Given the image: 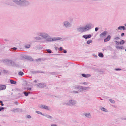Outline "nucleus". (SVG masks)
<instances>
[{
    "instance_id": "1",
    "label": "nucleus",
    "mask_w": 126,
    "mask_h": 126,
    "mask_svg": "<svg viewBox=\"0 0 126 126\" xmlns=\"http://www.w3.org/2000/svg\"><path fill=\"white\" fill-rule=\"evenodd\" d=\"M12 1L20 7H27L30 4V2L26 0H12Z\"/></svg>"
},
{
    "instance_id": "2",
    "label": "nucleus",
    "mask_w": 126,
    "mask_h": 126,
    "mask_svg": "<svg viewBox=\"0 0 126 126\" xmlns=\"http://www.w3.org/2000/svg\"><path fill=\"white\" fill-rule=\"evenodd\" d=\"M94 27L93 25L91 23H89L87 24L85 26L77 28V30L78 32H83L90 30Z\"/></svg>"
},
{
    "instance_id": "3",
    "label": "nucleus",
    "mask_w": 126,
    "mask_h": 126,
    "mask_svg": "<svg viewBox=\"0 0 126 126\" xmlns=\"http://www.w3.org/2000/svg\"><path fill=\"white\" fill-rule=\"evenodd\" d=\"M4 62L9 66L19 67V66L18 64L14 62L11 60L6 59L4 60Z\"/></svg>"
},
{
    "instance_id": "4",
    "label": "nucleus",
    "mask_w": 126,
    "mask_h": 126,
    "mask_svg": "<svg viewBox=\"0 0 126 126\" xmlns=\"http://www.w3.org/2000/svg\"><path fill=\"white\" fill-rule=\"evenodd\" d=\"M62 39V38L60 37H54L52 38L50 37L49 38H48L46 39L45 40V42H50L59 40H61Z\"/></svg>"
},
{
    "instance_id": "5",
    "label": "nucleus",
    "mask_w": 126,
    "mask_h": 126,
    "mask_svg": "<svg viewBox=\"0 0 126 126\" xmlns=\"http://www.w3.org/2000/svg\"><path fill=\"white\" fill-rule=\"evenodd\" d=\"M37 35L41 36L42 37L46 39L49 38L50 35L47 33L45 32H39L37 33Z\"/></svg>"
},
{
    "instance_id": "6",
    "label": "nucleus",
    "mask_w": 126,
    "mask_h": 126,
    "mask_svg": "<svg viewBox=\"0 0 126 126\" xmlns=\"http://www.w3.org/2000/svg\"><path fill=\"white\" fill-rule=\"evenodd\" d=\"M63 27L66 28L71 27L72 26L71 24L68 21H63Z\"/></svg>"
},
{
    "instance_id": "7",
    "label": "nucleus",
    "mask_w": 126,
    "mask_h": 126,
    "mask_svg": "<svg viewBox=\"0 0 126 126\" xmlns=\"http://www.w3.org/2000/svg\"><path fill=\"white\" fill-rule=\"evenodd\" d=\"M68 103L69 106H73L74 105L77 103V102L75 100L73 99H70L69 100Z\"/></svg>"
},
{
    "instance_id": "8",
    "label": "nucleus",
    "mask_w": 126,
    "mask_h": 126,
    "mask_svg": "<svg viewBox=\"0 0 126 126\" xmlns=\"http://www.w3.org/2000/svg\"><path fill=\"white\" fill-rule=\"evenodd\" d=\"M38 87L40 88H44L46 86V84L43 83H41L37 84Z\"/></svg>"
},
{
    "instance_id": "9",
    "label": "nucleus",
    "mask_w": 126,
    "mask_h": 126,
    "mask_svg": "<svg viewBox=\"0 0 126 126\" xmlns=\"http://www.w3.org/2000/svg\"><path fill=\"white\" fill-rule=\"evenodd\" d=\"M21 57L26 59L28 60L31 61H33V59L30 56H28L22 55L21 56Z\"/></svg>"
},
{
    "instance_id": "10",
    "label": "nucleus",
    "mask_w": 126,
    "mask_h": 126,
    "mask_svg": "<svg viewBox=\"0 0 126 126\" xmlns=\"http://www.w3.org/2000/svg\"><path fill=\"white\" fill-rule=\"evenodd\" d=\"M75 89H79V91L81 92L83 91V86L80 85L76 86L75 87Z\"/></svg>"
},
{
    "instance_id": "11",
    "label": "nucleus",
    "mask_w": 126,
    "mask_h": 126,
    "mask_svg": "<svg viewBox=\"0 0 126 126\" xmlns=\"http://www.w3.org/2000/svg\"><path fill=\"white\" fill-rule=\"evenodd\" d=\"M39 107L40 108L45 109L48 110H49V109L47 106L42 104L41 105L39 106Z\"/></svg>"
},
{
    "instance_id": "12",
    "label": "nucleus",
    "mask_w": 126,
    "mask_h": 126,
    "mask_svg": "<svg viewBox=\"0 0 126 126\" xmlns=\"http://www.w3.org/2000/svg\"><path fill=\"white\" fill-rule=\"evenodd\" d=\"M91 37V35L89 34L88 35H84L82 36V37L85 39H88L90 38Z\"/></svg>"
},
{
    "instance_id": "13",
    "label": "nucleus",
    "mask_w": 126,
    "mask_h": 126,
    "mask_svg": "<svg viewBox=\"0 0 126 126\" xmlns=\"http://www.w3.org/2000/svg\"><path fill=\"white\" fill-rule=\"evenodd\" d=\"M108 33V32L107 31H105L104 32L102 33L100 35V36L101 37L105 36Z\"/></svg>"
},
{
    "instance_id": "14",
    "label": "nucleus",
    "mask_w": 126,
    "mask_h": 126,
    "mask_svg": "<svg viewBox=\"0 0 126 126\" xmlns=\"http://www.w3.org/2000/svg\"><path fill=\"white\" fill-rule=\"evenodd\" d=\"M111 37L110 35H108L107 37L104 39V42H106L109 41Z\"/></svg>"
},
{
    "instance_id": "15",
    "label": "nucleus",
    "mask_w": 126,
    "mask_h": 126,
    "mask_svg": "<svg viewBox=\"0 0 126 126\" xmlns=\"http://www.w3.org/2000/svg\"><path fill=\"white\" fill-rule=\"evenodd\" d=\"M6 87V85H4L0 84V91L5 90Z\"/></svg>"
},
{
    "instance_id": "16",
    "label": "nucleus",
    "mask_w": 126,
    "mask_h": 126,
    "mask_svg": "<svg viewBox=\"0 0 126 126\" xmlns=\"http://www.w3.org/2000/svg\"><path fill=\"white\" fill-rule=\"evenodd\" d=\"M99 109L105 112H107L108 111V110L102 107V106H99Z\"/></svg>"
},
{
    "instance_id": "17",
    "label": "nucleus",
    "mask_w": 126,
    "mask_h": 126,
    "mask_svg": "<svg viewBox=\"0 0 126 126\" xmlns=\"http://www.w3.org/2000/svg\"><path fill=\"white\" fill-rule=\"evenodd\" d=\"M84 115L87 118H90L91 117V115L90 113L89 112L85 113Z\"/></svg>"
},
{
    "instance_id": "18",
    "label": "nucleus",
    "mask_w": 126,
    "mask_h": 126,
    "mask_svg": "<svg viewBox=\"0 0 126 126\" xmlns=\"http://www.w3.org/2000/svg\"><path fill=\"white\" fill-rule=\"evenodd\" d=\"M119 30H125L126 29V27L124 26H120L117 28Z\"/></svg>"
},
{
    "instance_id": "19",
    "label": "nucleus",
    "mask_w": 126,
    "mask_h": 126,
    "mask_svg": "<svg viewBox=\"0 0 126 126\" xmlns=\"http://www.w3.org/2000/svg\"><path fill=\"white\" fill-rule=\"evenodd\" d=\"M10 83L11 84H16V82L15 81H14L13 80L11 79L10 80Z\"/></svg>"
},
{
    "instance_id": "20",
    "label": "nucleus",
    "mask_w": 126,
    "mask_h": 126,
    "mask_svg": "<svg viewBox=\"0 0 126 126\" xmlns=\"http://www.w3.org/2000/svg\"><path fill=\"white\" fill-rule=\"evenodd\" d=\"M44 116H46L48 118L52 119V116H50L49 115L44 114Z\"/></svg>"
},
{
    "instance_id": "21",
    "label": "nucleus",
    "mask_w": 126,
    "mask_h": 126,
    "mask_svg": "<svg viewBox=\"0 0 126 126\" xmlns=\"http://www.w3.org/2000/svg\"><path fill=\"white\" fill-rule=\"evenodd\" d=\"M115 47L117 49H124V47L123 46L120 47L118 46H116Z\"/></svg>"
},
{
    "instance_id": "22",
    "label": "nucleus",
    "mask_w": 126,
    "mask_h": 126,
    "mask_svg": "<svg viewBox=\"0 0 126 126\" xmlns=\"http://www.w3.org/2000/svg\"><path fill=\"white\" fill-rule=\"evenodd\" d=\"M17 112H24L23 110H22L21 109L17 108Z\"/></svg>"
},
{
    "instance_id": "23",
    "label": "nucleus",
    "mask_w": 126,
    "mask_h": 126,
    "mask_svg": "<svg viewBox=\"0 0 126 126\" xmlns=\"http://www.w3.org/2000/svg\"><path fill=\"white\" fill-rule=\"evenodd\" d=\"M90 88L89 87H84L83 86V91L85 90H88Z\"/></svg>"
},
{
    "instance_id": "24",
    "label": "nucleus",
    "mask_w": 126,
    "mask_h": 126,
    "mask_svg": "<svg viewBox=\"0 0 126 126\" xmlns=\"http://www.w3.org/2000/svg\"><path fill=\"white\" fill-rule=\"evenodd\" d=\"M98 56L102 58L104 57V55L103 53L102 52H100L98 53Z\"/></svg>"
},
{
    "instance_id": "25",
    "label": "nucleus",
    "mask_w": 126,
    "mask_h": 126,
    "mask_svg": "<svg viewBox=\"0 0 126 126\" xmlns=\"http://www.w3.org/2000/svg\"><path fill=\"white\" fill-rule=\"evenodd\" d=\"M6 4L7 5H9L11 6H14L15 5L12 2H8L6 3Z\"/></svg>"
},
{
    "instance_id": "26",
    "label": "nucleus",
    "mask_w": 126,
    "mask_h": 126,
    "mask_svg": "<svg viewBox=\"0 0 126 126\" xmlns=\"http://www.w3.org/2000/svg\"><path fill=\"white\" fill-rule=\"evenodd\" d=\"M23 94L26 96H27L29 95V93L26 92V91L23 92Z\"/></svg>"
},
{
    "instance_id": "27",
    "label": "nucleus",
    "mask_w": 126,
    "mask_h": 126,
    "mask_svg": "<svg viewBox=\"0 0 126 126\" xmlns=\"http://www.w3.org/2000/svg\"><path fill=\"white\" fill-rule=\"evenodd\" d=\"M48 73H50L52 75H56L57 74V72H48Z\"/></svg>"
},
{
    "instance_id": "28",
    "label": "nucleus",
    "mask_w": 126,
    "mask_h": 126,
    "mask_svg": "<svg viewBox=\"0 0 126 126\" xmlns=\"http://www.w3.org/2000/svg\"><path fill=\"white\" fill-rule=\"evenodd\" d=\"M34 38L38 40H39L41 39V38L38 36H36L34 37Z\"/></svg>"
},
{
    "instance_id": "29",
    "label": "nucleus",
    "mask_w": 126,
    "mask_h": 126,
    "mask_svg": "<svg viewBox=\"0 0 126 126\" xmlns=\"http://www.w3.org/2000/svg\"><path fill=\"white\" fill-rule=\"evenodd\" d=\"M125 43V41L124 40H122L119 42V44L120 45H123Z\"/></svg>"
},
{
    "instance_id": "30",
    "label": "nucleus",
    "mask_w": 126,
    "mask_h": 126,
    "mask_svg": "<svg viewBox=\"0 0 126 126\" xmlns=\"http://www.w3.org/2000/svg\"><path fill=\"white\" fill-rule=\"evenodd\" d=\"M46 51L48 53H51L52 52V51L50 49H47L46 50Z\"/></svg>"
},
{
    "instance_id": "31",
    "label": "nucleus",
    "mask_w": 126,
    "mask_h": 126,
    "mask_svg": "<svg viewBox=\"0 0 126 126\" xmlns=\"http://www.w3.org/2000/svg\"><path fill=\"white\" fill-rule=\"evenodd\" d=\"M36 112L37 113L39 114H41V115H43V116L44 115V114L42 113L40 111H36Z\"/></svg>"
},
{
    "instance_id": "32",
    "label": "nucleus",
    "mask_w": 126,
    "mask_h": 126,
    "mask_svg": "<svg viewBox=\"0 0 126 126\" xmlns=\"http://www.w3.org/2000/svg\"><path fill=\"white\" fill-rule=\"evenodd\" d=\"M18 74L19 75L22 76L24 75V73L20 71L18 72Z\"/></svg>"
},
{
    "instance_id": "33",
    "label": "nucleus",
    "mask_w": 126,
    "mask_h": 126,
    "mask_svg": "<svg viewBox=\"0 0 126 126\" xmlns=\"http://www.w3.org/2000/svg\"><path fill=\"white\" fill-rule=\"evenodd\" d=\"M92 42V41L91 40H88L87 42V44H89L91 43Z\"/></svg>"
},
{
    "instance_id": "34",
    "label": "nucleus",
    "mask_w": 126,
    "mask_h": 126,
    "mask_svg": "<svg viewBox=\"0 0 126 126\" xmlns=\"http://www.w3.org/2000/svg\"><path fill=\"white\" fill-rule=\"evenodd\" d=\"M109 100L111 103H114L115 102V101L112 99H109Z\"/></svg>"
},
{
    "instance_id": "35",
    "label": "nucleus",
    "mask_w": 126,
    "mask_h": 126,
    "mask_svg": "<svg viewBox=\"0 0 126 126\" xmlns=\"http://www.w3.org/2000/svg\"><path fill=\"white\" fill-rule=\"evenodd\" d=\"M62 104L63 105H66L69 106V103L68 102H66L65 103H62Z\"/></svg>"
},
{
    "instance_id": "36",
    "label": "nucleus",
    "mask_w": 126,
    "mask_h": 126,
    "mask_svg": "<svg viewBox=\"0 0 126 126\" xmlns=\"http://www.w3.org/2000/svg\"><path fill=\"white\" fill-rule=\"evenodd\" d=\"M30 46H31L30 44H28L26 45L25 46V47L27 48H29L30 47Z\"/></svg>"
},
{
    "instance_id": "37",
    "label": "nucleus",
    "mask_w": 126,
    "mask_h": 126,
    "mask_svg": "<svg viewBox=\"0 0 126 126\" xmlns=\"http://www.w3.org/2000/svg\"><path fill=\"white\" fill-rule=\"evenodd\" d=\"M81 76L83 77H84V78H87V77L86 76V74H81Z\"/></svg>"
},
{
    "instance_id": "38",
    "label": "nucleus",
    "mask_w": 126,
    "mask_h": 126,
    "mask_svg": "<svg viewBox=\"0 0 126 126\" xmlns=\"http://www.w3.org/2000/svg\"><path fill=\"white\" fill-rule=\"evenodd\" d=\"M0 105L1 106H3L4 105V104L3 103L2 101L0 100Z\"/></svg>"
},
{
    "instance_id": "39",
    "label": "nucleus",
    "mask_w": 126,
    "mask_h": 126,
    "mask_svg": "<svg viewBox=\"0 0 126 126\" xmlns=\"http://www.w3.org/2000/svg\"><path fill=\"white\" fill-rule=\"evenodd\" d=\"M3 71L4 73L5 74L7 73L8 72V70H3Z\"/></svg>"
},
{
    "instance_id": "40",
    "label": "nucleus",
    "mask_w": 126,
    "mask_h": 126,
    "mask_svg": "<svg viewBox=\"0 0 126 126\" xmlns=\"http://www.w3.org/2000/svg\"><path fill=\"white\" fill-rule=\"evenodd\" d=\"M17 109H15L14 110H13V111L14 112H17Z\"/></svg>"
},
{
    "instance_id": "41",
    "label": "nucleus",
    "mask_w": 126,
    "mask_h": 126,
    "mask_svg": "<svg viewBox=\"0 0 126 126\" xmlns=\"http://www.w3.org/2000/svg\"><path fill=\"white\" fill-rule=\"evenodd\" d=\"M27 118H31V116L30 115H27L26 116Z\"/></svg>"
},
{
    "instance_id": "42",
    "label": "nucleus",
    "mask_w": 126,
    "mask_h": 126,
    "mask_svg": "<svg viewBox=\"0 0 126 126\" xmlns=\"http://www.w3.org/2000/svg\"><path fill=\"white\" fill-rule=\"evenodd\" d=\"M37 73H41L45 74L46 73V72H43V71L41 72V71H38Z\"/></svg>"
},
{
    "instance_id": "43",
    "label": "nucleus",
    "mask_w": 126,
    "mask_h": 126,
    "mask_svg": "<svg viewBox=\"0 0 126 126\" xmlns=\"http://www.w3.org/2000/svg\"><path fill=\"white\" fill-rule=\"evenodd\" d=\"M115 70L116 71H120L121 70V69L120 68H115Z\"/></svg>"
},
{
    "instance_id": "44",
    "label": "nucleus",
    "mask_w": 126,
    "mask_h": 126,
    "mask_svg": "<svg viewBox=\"0 0 126 126\" xmlns=\"http://www.w3.org/2000/svg\"><path fill=\"white\" fill-rule=\"evenodd\" d=\"M98 72H99V73H100L101 74H102L104 73L103 71L101 70H99L98 71Z\"/></svg>"
},
{
    "instance_id": "45",
    "label": "nucleus",
    "mask_w": 126,
    "mask_h": 126,
    "mask_svg": "<svg viewBox=\"0 0 126 126\" xmlns=\"http://www.w3.org/2000/svg\"><path fill=\"white\" fill-rule=\"evenodd\" d=\"M12 49L14 50H15L17 49V48L16 47H14L12 48Z\"/></svg>"
},
{
    "instance_id": "46",
    "label": "nucleus",
    "mask_w": 126,
    "mask_h": 126,
    "mask_svg": "<svg viewBox=\"0 0 126 126\" xmlns=\"http://www.w3.org/2000/svg\"><path fill=\"white\" fill-rule=\"evenodd\" d=\"M5 109L3 107H0V111L4 110Z\"/></svg>"
},
{
    "instance_id": "47",
    "label": "nucleus",
    "mask_w": 126,
    "mask_h": 126,
    "mask_svg": "<svg viewBox=\"0 0 126 126\" xmlns=\"http://www.w3.org/2000/svg\"><path fill=\"white\" fill-rule=\"evenodd\" d=\"M99 29V28L98 27H96L95 28V32H97Z\"/></svg>"
},
{
    "instance_id": "48",
    "label": "nucleus",
    "mask_w": 126,
    "mask_h": 126,
    "mask_svg": "<svg viewBox=\"0 0 126 126\" xmlns=\"http://www.w3.org/2000/svg\"><path fill=\"white\" fill-rule=\"evenodd\" d=\"M41 58H38V59H36L35 60V61L36 62H37L38 61H41Z\"/></svg>"
},
{
    "instance_id": "49",
    "label": "nucleus",
    "mask_w": 126,
    "mask_h": 126,
    "mask_svg": "<svg viewBox=\"0 0 126 126\" xmlns=\"http://www.w3.org/2000/svg\"><path fill=\"white\" fill-rule=\"evenodd\" d=\"M28 90L31 91L32 90V88L30 87H27L26 89Z\"/></svg>"
},
{
    "instance_id": "50",
    "label": "nucleus",
    "mask_w": 126,
    "mask_h": 126,
    "mask_svg": "<svg viewBox=\"0 0 126 126\" xmlns=\"http://www.w3.org/2000/svg\"><path fill=\"white\" fill-rule=\"evenodd\" d=\"M59 49L60 51H62L63 49V48L62 47H60Z\"/></svg>"
},
{
    "instance_id": "51",
    "label": "nucleus",
    "mask_w": 126,
    "mask_h": 126,
    "mask_svg": "<svg viewBox=\"0 0 126 126\" xmlns=\"http://www.w3.org/2000/svg\"><path fill=\"white\" fill-rule=\"evenodd\" d=\"M120 39V38L119 37H117L116 38H114V40H117L118 39Z\"/></svg>"
},
{
    "instance_id": "52",
    "label": "nucleus",
    "mask_w": 126,
    "mask_h": 126,
    "mask_svg": "<svg viewBox=\"0 0 126 126\" xmlns=\"http://www.w3.org/2000/svg\"><path fill=\"white\" fill-rule=\"evenodd\" d=\"M37 71H32V74H34L36 73H37Z\"/></svg>"
},
{
    "instance_id": "53",
    "label": "nucleus",
    "mask_w": 126,
    "mask_h": 126,
    "mask_svg": "<svg viewBox=\"0 0 126 126\" xmlns=\"http://www.w3.org/2000/svg\"><path fill=\"white\" fill-rule=\"evenodd\" d=\"M86 76H87V78L89 77H90L91 76V75L89 74H86Z\"/></svg>"
},
{
    "instance_id": "54",
    "label": "nucleus",
    "mask_w": 126,
    "mask_h": 126,
    "mask_svg": "<svg viewBox=\"0 0 126 126\" xmlns=\"http://www.w3.org/2000/svg\"><path fill=\"white\" fill-rule=\"evenodd\" d=\"M63 52L64 53H67V52L65 50L63 49Z\"/></svg>"
},
{
    "instance_id": "55",
    "label": "nucleus",
    "mask_w": 126,
    "mask_h": 126,
    "mask_svg": "<svg viewBox=\"0 0 126 126\" xmlns=\"http://www.w3.org/2000/svg\"><path fill=\"white\" fill-rule=\"evenodd\" d=\"M41 60L43 61H45L46 60V59L45 58H41Z\"/></svg>"
},
{
    "instance_id": "56",
    "label": "nucleus",
    "mask_w": 126,
    "mask_h": 126,
    "mask_svg": "<svg viewBox=\"0 0 126 126\" xmlns=\"http://www.w3.org/2000/svg\"><path fill=\"white\" fill-rule=\"evenodd\" d=\"M73 93H78V92L77 91H73Z\"/></svg>"
},
{
    "instance_id": "57",
    "label": "nucleus",
    "mask_w": 126,
    "mask_h": 126,
    "mask_svg": "<svg viewBox=\"0 0 126 126\" xmlns=\"http://www.w3.org/2000/svg\"><path fill=\"white\" fill-rule=\"evenodd\" d=\"M115 44L116 45H118L119 44V43L118 42V41H115Z\"/></svg>"
},
{
    "instance_id": "58",
    "label": "nucleus",
    "mask_w": 126,
    "mask_h": 126,
    "mask_svg": "<svg viewBox=\"0 0 126 126\" xmlns=\"http://www.w3.org/2000/svg\"><path fill=\"white\" fill-rule=\"evenodd\" d=\"M124 34L125 33H122L121 34V36L123 37L124 35Z\"/></svg>"
},
{
    "instance_id": "59",
    "label": "nucleus",
    "mask_w": 126,
    "mask_h": 126,
    "mask_svg": "<svg viewBox=\"0 0 126 126\" xmlns=\"http://www.w3.org/2000/svg\"><path fill=\"white\" fill-rule=\"evenodd\" d=\"M83 84L84 85H87L88 84V83L86 82H84L83 83Z\"/></svg>"
},
{
    "instance_id": "60",
    "label": "nucleus",
    "mask_w": 126,
    "mask_h": 126,
    "mask_svg": "<svg viewBox=\"0 0 126 126\" xmlns=\"http://www.w3.org/2000/svg\"><path fill=\"white\" fill-rule=\"evenodd\" d=\"M51 126H58L56 125V124H51Z\"/></svg>"
},
{
    "instance_id": "61",
    "label": "nucleus",
    "mask_w": 126,
    "mask_h": 126,
    "mask_svg": "<svg viewBox=\"0 0 126 126\" xmlns=\"http://www.w3.org/2000/svg\"><path fill=\"white\" fill-rule=\"evenodd\" d=\"M15 104L16 105H18V103L17 101H15L14 102Z\"/></svg>"
},
{
    "instance_id": "62",
    "label": "nucleus",
    "mask_w": 126,
    "mask_h": 126,
    "mask_svg": "<svg viewBox=\"0 0 126 126\" xmlns=\"http://www.w3.org/2000/svg\"><path fill=\"white\" fill-rule=\"evenodd\" d=\"M55 48V50H57L58 49V47H56Z\"/></svg>"
},
{
    "instance_id": "63",
    "label": "nucleus",
    "mask_w": 126,
    "mask_h": 126,
    "mask_svg": "<svg viewBox=\"0 0 126 126\" xmlns=\"http://www.w3.org/2000/svg\"><path fill=\"white\" fill-rule=\"evenodd\" d=\"M4 40L5 41H9L8 40H7L6 39H5Z\"/></svg>"
},
{
    "instance_id": "64",
    "label": "nucleus",
    "mask_w": 126,
    "mask_h": 126,
    "mask_svg": "<svg viewBox=\"0 0 126 126\" xmlns=\"http://www.w3.org/2000/svg\"><path fill=\"white\" fill-rule=\"evenodd\" d=\"M123 119L125 120H126V118H123V119Z\"/></svg>"
}]
</instances>
